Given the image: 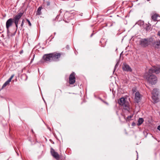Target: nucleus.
<instances>
[{"instance_id":"1","label":"nucleus","mask_w":160,"mask_h":160,"mask_svg":"<svg viewBox=\"0 0 160 160\" xmlns=\"http://www.w3.org/2000/svg\"><path fill=\"white\" fill-rule=\"evenodd\" d=\"M160 72V66H154L151 68L148 72L146 73L144 75V78L147 82L152 85L155 84L157 82V78L153 74V73L156 74Z\"/></svg>"},{"instance_id":"2","label":"nucleus","mask_w":160,"mask_h":160,"mask_svg":"<svg viewBox=\"0 0 160 160\" xmlns=\"http://www.w3.org/2000/svg\"><path fill=\"white\" fill-rule=\"evenodd\" d=\"M119 104L123 106V109L129 112L130 108L129 107L128 102L125 100V98H121L118 101Z\"/></svg>"},{"instance_id":"3","label":"nucleus","mask_w":160,"mask_h":160,"mask_svg":"<svg viewBox=\"0 0 160 160\" xmlns=\"http://www.w3.org/2000/svg\"><path fill=\"white\" fill-rule=\"evenodd\" d=\"M23 14V13L22 12L18 13L16 15L14 16L12 18L13 22L15 24L17 29L18 28V24Z\"/></svg>"},{"instance_id":"4","label":"nucleus","mask_w":160,"mask_h":160,"mask_svg":"<svg viewBox=\"0 0 160 160\" xmlns=\"http://www.w3.org/2000/svg\"><path fill=\"white\" fill-rule=\"evenodd\" d=\"M151 42L148 38L141 39L139 42L140 45L142 47L145 48L150 44Z\"/></svg>"},{"instance_id":"5","label":"nucleus","mask_w":160,"mask_h":160,"mask_svg":"<svg viewBox=\"0 0 160 160\" xmlns=\"http://www.w3.org/2000/svg\"><path fill=\"white\" fill-rule=\"evenodd\" d=\"M52 61H57L61 56V54L56 52L51 53Z\"/></svg>"},{"instance_id":"6","label":"nucleus","mask_w":160,"mask_h":160,"mask_svg":"<svg viewBox=\"0 0 160 160\" xmlns=\"http://www.w3.org/2000/svg\"><path fill=\"white\" fill-rule=\"evenodd\" d=\"M75 73L72 72L70 75L69 77V83L70 84H73L75 81Z\"/></svg>"},{"instance_id":"7","label":"nucleus","mask_w":160,"mask_h":160,"mask_svg":"<svg viewBox=\"0 0 160 160\" xmlns=\"http://www.w3.org/2000/svg\"><path fill=\"white\" fill-rule=\"evenodd\" d=\"M50 152L52 156L56 159H58L59 158V154L57 152H55L52 148H51Z\"/></svg>"},{"instance_id":"8","label":"nucleus","mask_w":160,"mask_h":160,"mask_svg":"<svg viewBox=\"0 0 160 160\" xmlns=\"http://www.w3.org/2000/svg\"><path fill=\"white\" fill-rule=\"evenodd\" d=\"M43 58L46 62H51L52 61L51 53L45 54L43 57Z\"/></svg>"},{"instance_id":"9","label":"nucleus","mask_w":160,"mask_h":160,"mask_svg":"<svg viewBox=\"0 0 160 160\" xmlns=\"http://www.w3.org/2000/svg\"><path fill=\"white\" fill-rule=\"evenodd\" d=\"M122 69L123 71L127 72H131L132 69L129 65L124 64L122 67Z\"/></svg>"},{"instance_id":"10","label":"nucleus","mask_w":160,"mask_h":160,"mask_svg":"<svg viewBox=\"0 0 160 160\" xmlns=\"http://www.w3.org/2000/svg\"><path fill=\"white\" fill-rule=\"evenodd\" d=\"M13 22L12 18H10L8 19L6 22V28H9L12 25Z\"/></svg>"},{"instance_id":"11","label":"nucleus","mask_w":160,"mask_h":160,"mask_svg":"<svg viewBox=\"0 0 160 160\" xmlns=\"http://www.w3.org/2000/svg\"><path fill=\"white\" fill-rule=\"evenodd\" d=\"M140 94L139 92H136L134 97V100L135 102L138 103L140 102Z\"/></svg>"},{"instance_id":"12","label":"nucleus","mask_w":160,"mask_h":160,"mask_svg":"<svg viewBox=\"0 0 160 160\" xmlns=\"http://www.w3.org/2000/svg\"><path fill=\"white\" fill-rule=\"evenodd\" d=\"M152 46L156 49H158L160 48V41H157L154 42L152 43Z\"/></svg>"},{"instance_id":"13","label":"nucleus","mask_w":160,"mask_h":160,"mask_svg":"<svg viewBox=\"0 0 160 160\" xmlns=\"http://www.w3.org/2000/svg\"><path fill=\"white\" fill-rule=\"evenodd\" d=\"M152 98L153 102L155 103H157L159 101L158 96L152 95Z\"/></svg>"},{"instance_id":"14","label":"nucleus","mask_w":160,"mask_h":160,"mask_svg":"<svg viewBox=\"0 0 160 160\" xmlns=\"http://www.w3.org/2000/svg\"><path fill=\"white\" fill-rule=\"evenodd\" d=\"M159 93V89L157 88H154L153 89L152 92V94L153 95L158 96Z\"/></svg>"},{"instance_id":"15","label":"nucleus","mask_w":160,"mask_h":160,"mask_svg":"<svg viewBox=\"0 0 160 160\" xmlns=\"http://www.w3.org/2000/svg\"><path fill=\"white\" fill-rule=\"evenodd\" d=\"M158 16V15L155 14L152 16L151 18L154 21H157V17Z\"/></svg>"},{"instance_id":"16","label":"nucleus","mask_w":160,"mask_h":160,"mask_svg":"<svg viewBox=\"0 0 160 160\" xmlns=\"http://www.w3.org/2000/svg\"><path fill=\"white\" fill-rule=\"evenodd\" d=\"M42 9V6L39 7L38 9L37 12V14L38 15H40L41 14V10Z\"/></svg>"},{"instance_id":"17","label":"nucleus","mask_w":160,"mask_h":160,"mask_svg":"<svg viewBox=\"0 0 160 160\" xmlns=\"http://www.w3.org/2000/svg\"><path fill=\"white\" fill-rule=\"evenodd\" d=\"M10 82L8 80L7 81L2 85V88H4L6 87L7 85H9Z\"/></svg>"},{"instance_id":"18","label":"nucleus","mask_w":160,"mask_h":160,"mask_svg":"<svg viewBox=\"0 0 160 160\" xmlns=\"http://www.w3.org/2000/svg\"><path fill=\"white\" fill-rule=\"evenodd\" d=\"M144 121L143 119L142 118H140L138 120V125H141Z\"/></svg>"},{"instance_id":"19","label":"nucleus","mask_w":160,"mask_h":160,"mask_svg":"<svg viewBox=\"0 0 160 160\" xmlns=\"http://www.w3.org/2000/svg\"><path fill=\"white\" fill-rule=\"evenodd\" d=\"M151 28V25L149 23H148L147 24V26L145 28V29L146 31H148L150 30Z\"/></svg>"},{"instance_id":"20","label":"nucleus","mask_w":160,"mask_h":160,"mask_svg":"<svg viewBox=\"0 0 160 160\" xmlns=\"http://www.w3.org/2000/svg\"><path fill=\"white\" fill-rule=\"evenodd\" d=\"M133 115H131L129 116H128L127 118H125V117L124 116V118L126 120L127 122L128 121H129L131 120V118L132 117Z\"/></svg>"},{"instance_id":"21","label":"nucleus","mask_w":160,"mask_h":160,"mask_svg":"<svg viewBox=\"0 0 160 160\" xmlns=\"http://www.w3.org/2000/svg\"><path fill=\"white\" fill-rule=\"evenodd\" d=\"M26 20L28 22V24H29V26H31V25H32V24H31L30 22V21L28 19H26Z\"/></svg>"},{"instance_id":"22","label":"nucleus","mask_w":160,"mask_h":160,"mask_svg":"<svg viewBox=\"0 0 160 160\" xmlns=\"http://www.w3.org/2000/svg\"><path fill=\"white\" fill-rule=\"evenodd\" d=\"M24 19H23L22 20V22H21V27H22L23 26V25H24Z\"/></svg>"},{"instance_id":"23","label":"nucleus","mask_w":160,"mask_h":160,"mask_svg":"<svg viewBox=\"0 0 160 160\" xmlns=\"http://www.w3.org/2000/svg\"><path fill=\"white\" fill-rule=\"evenodd\" d=\"M14 76V75L13 74L12 75V76L10 77V78L8 79V80L10 81V82L11 81L12 79L13 78V77Z\"/></svg>"},{"instance_id":"24","label":"nucleus","mask_w":160,"mask_h":160,"mask_svg":"<svg viewBox=\"0 0 160 160\" xmlns=\"http://www.w3.org/2000/svg\"><path fill=\"white\" fill-rule=\"evenodd\" d=\"M47 6H49L50 5V2L49 1H47L46 2Z\"/></svg>"},{"instance_id":"25","label":"nucleus","mask_w":160,"mask_h":160,"mask_svg":"<svg viewBox=\"0 0 160 160\" xmlns=\"http://www.w3.org/2000/svg\"><path fill=\"white\" fill-rule=\"evenodd\" d=\"M6 29H7V33L8 35L9 33H10V32L9 31V28H6Z\"/></svg>"},{"instance_id":"26","label":"nucleus","mask_w":160,"mask_h":160,"mask_svg":"<svg viewBox=\"0 0 160 160\" xmlns=\"http://www.w3.org/2000/svg\"><path fill=\"white\" fill-rule=\"evenodd\" d=\"M118 63L117 62L115 66V68H114V70L115 69V68L117 67L118 66Z\"/></svg>"},{"instance_id":"27","label":"nucleus","mask_w":160,"mask_h":160,"mask_svg":"<svg viewBox=\"0 0 160 160\" xmlns=\"http://www.w3.org/2000/svg\"><path fill=\"white\" fill-rule=\"evenodd\" d=\"M66 48L67 49H69V45H67V46H66Z\"/></svg>"},{"instance_id":"28","label":"nucleus","mask_w":160,"mask_h":160,"mask_svg":"<svg viewBox=\"0 0 160 160\" xmlns=\"http://www.w3.org/2000/svg\"><path fill=\"white\" fill-rule=\"evenodd\" d=\"M34 56H35V54H34L33 55V58L31 60V62H32L33 61V60Z\"/></svg>"},{"instance_id":"29","label":"nucleus","mask_w":160,"mask_h":160,"mask_svg":"<svg viewBox=\"0 0 160 160\" xmlns=\"http://www.w3.org/2000/svg\"><path fill=\"white\" fill-rule=\"evenodd\" d=\"M157 129L160 131V125H159L157 128Z\"/></svg>"},{"instance_id":"30","label":"nucleus","mask_w":160,"mask_h":160,"mask_svg":"<svg viewBox=\"0 0 160 160\" xmlns=\"http://www.w3.org/2000/svg\"><path fill=\"white\" fill-rule=\"evenodd\" d=\"M158 35L160 36V31L158 32Z\"/></svg>"},{"instance_id":"31","label":"nucleus","mask_w":160,"mask_h":160,"mask_svg":"<svg viewBox=\"0 0 160 160\" xmlns=\"http://www.w3.org/2000/svg\"><path fill=\"white\" fill-rule=\"evenodd\" d=\"M102 101L104 103H106V104H108V103H107V102H105L104 101L102 100Z\"/></svg>"},{"instance_id":"32","label":"nucleus","mask_w":160,"mask_h":160,"mask_svg":"<svg viewBox=\"0 0 160 160\" xmlns=\"http://www.w3.org/2000/svg\"><path fill=\"white\" fill-rule=\"evenodd\" d=\"M22 52H23V51H22L20 52V54H21V53H22Z\"/></svg>"},{"instance_id":"33","label":"nucleus","mask_w":160,"mask_h":160,"mask_svg":"<svg viewBox=\"0 0 160 160\" xmlns=\"http://www.w3.org/2000/svg\"><path fill=\"white\" fill-rule=\"evenodd\" d=\"M138 154H137V159L136 160H138Z\"/></svg>"},{"instance_id":"34","label":"nucleus","mask_w":160,"mask_h":160,"mask_svg":"<svg viewBox=\"0 0 160 160\" xmlns=\"http://www.w3.org/2000/svg\"><path fill=\"white\" fill-rule=\"evenodd\" d=\"M65 17H66V15H64V17L65 18Z\"/></svg>"},{"instance_id":"35","label":"nucleus","mask_w":160,"mask_h":160,"mask_svg":"<svg viewBox=\"0 0 160 160\" xmlns=\"http://www.w3.org/2000/svg\"><path fill=\"white\" fill-rule=\"evenodd\" d=\"M142 24H144V22H142Z\"/></svg>"},{"instance_id":"36","label":"nucleus","mask_w":160,"mask_h":160,"mask_svg":"<svg viewBox=\"0 0 160 160\" xmlns=\"http://www.w3.org/2000/svg\"><path fill=\"white\" fill-rule=\"evenodd\" d=\"M150 0H147V1H150Z\"/></svg>"},{"instance_id":"37","label":"nucleus","mask_w":160,"mask_h":160,"mask_svg":"<svg viewBox=\"0 0 160 160\" xmlns=\"http://www.w3.org/2000/svg\"><path fill=\"white\" fill-rule=\"evenodd\" d=\"M54 35H55L56 34V32H54Z\"/></svg>"},{"instance_id":"38","label":"nucleus","mask_w":160,"mask_h":160,"mask_svg":"<svg viewBox=\"0 0 160 160\" xmlns=\"http://www.w3.org/2000/svg\"><path fill=\"white\" fill-rule=\"evenodd\" d=\"M92 34L91 35V36H92Z\"/></svg>"},{"instance_id":"39","label":"nucleus","mask_w":160,"mask_h":160,"mask_svg":"<svg viewBox=\"0 0 160 160\" xmlns=\"http://www.w3.org/2000/svg\"><path fill=\"white\" fill-rule=\"evenodd\" d=\"M57 17H58V16H57V17H56V18H57Z\"/></svg>"},{"instance_id":"40","label":"nucleus","mask_w":160,"mask_h":160,"mask_svg":"<svg viewBox=\"0 0 160 160\" xmlns=\"http://www.w3.org/2000/svg\"><path fill=\"white\" fill-rule=\"evenodd\" d=\"M32 132H33V130H32Z\"/></svg>"}]
</instances>
